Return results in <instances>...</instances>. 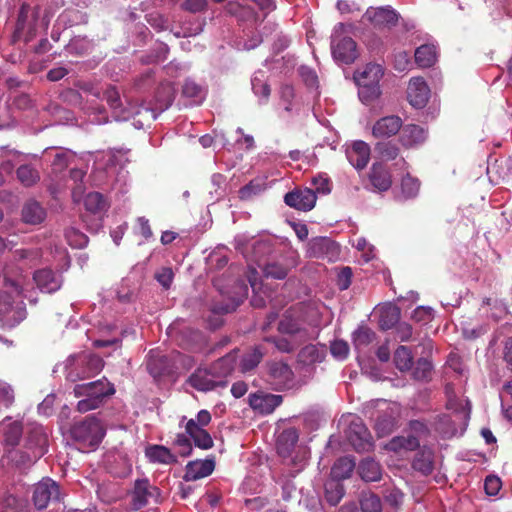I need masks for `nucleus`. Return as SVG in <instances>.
<instances>
[{"instance_id": "obj_9", "label": "nucleus", "mask_w": 512, "mask_h": 512, "mask_svg": "<svg viewBox=\"0 0 512 512\" xmlns=\"http://www.w3.org/2000/svg\"><path fill=\"white\" fill-rule=\"evenodd\" d=\"M399 18V13L391 6L369 7L362 16V21L376 29H391L397 25Z\"/></svg>"}, {"instance_id": "obj_56", "label": "nucleus", "mask_w": 512, "mask_h": 512, "mask_svg": "<svg viewBox=\"0 0 512 512\" xmlns=\"http://www.w3.org/2000/svg\"><path fill=\"white\" fill-rule=\"evenodd\" d=\"M420 188V183L416 178L406 175L401 181V191L405 198L415 197Z\"/></svg>"}, {"instance_id": "obj_43", "label": "nucleus", "mask_w": 512, "mask_h": 512, "mask_svg": "<svg viewBox=\"0 0 512 512\" xmlns=\"http://www.w3.org/2000/svg\"><path fill=\"white\" fill-rule=\"evenodd\" d=\"M389 449L397 451L400 449L405 450H415L419 447V439L416 435H411L410 433L407 436H397L394 437L389 443Z\"/></svg>"}, {"instance_id": "obj_26", "label": "nucleus", "mask_w": 512, "mask_h": 512, "mask_svg": "<svg viewBox=\"0 0 512 512\" xmlns=\"http://www.w3.org/2000/svg\"><path fill=\"white\" fill-rule=\"evenodd\" d=\"M426 139L425 130L415 124H408L402 128L400 142L404 147H413Z\"/></svg>"}, {"instance_id": "obj_64", "label": "nucleus", "mask_w": 512, "mask_h": 512, "mask_svg": "<svg viewBox=\"0 0 512 512\" xmlns=\"http://www.w3.org/2000/svg\"><path fill=\"white\" fill-rule=\"evenodd\" d=\"M182 93L189 98H202V88L193 80H186L182 87Z\"/></svg>"}, {"instance_id": "obj_27", "label": "nucleus", "mask_w": 512, "mask_h": 512, "mask_svg": "<svg viewBox=\"0 0 512 512\" xmlns=\"http://www.w3.org/2000/svg\"><path fill=\"white\" fill-rule=\"evenodd\" d=\"M369 179L373 187L379 191H387L392 184L391 176L381 162L372 165Z\"/></svg>"}, {"instance_id": "obj_12", "label": "nucleus", "mask_w": 512, "mask_h": 512, "mask_svg": "<svg viewBox=\"0 0 512 512\" xmlns=\"http://www.w3.org/2000/svg\"><path fill=\"white\" fill-rule=\"evenodd\" d=\"M59 499V486L51 479H43L35 485L32 500L37 509H45L51 500Z\"/></svg>"}, {"instance_id": "obj_13", "label": "nucleus", "mask_w": 512, "mask_h": 512, "mask_svg": "<svg viewBox=\"0 0 512 512\" xmlns=\"http://www.w3.org/2000/svg\"><path fill=\"white\" fill-rule=\"evenodd\" d=\"M278 331L304 343L312 338L308 329L298 319L294 318L289 311L279 321Z\"/></svg>"}, {"instance_id": "obj_16", "label": "nucleus", "mask_w": 512, "mask_h": 512, "mask_svg": "<svg viewBox=\"0 0 512 512\" xmlns=\"http://www.w3.org/2000/svg\"><path fill=\"white\" fill-rule=\"evenodd\" d=\"M187 382L198 391L207 392L218 386H224V380H217L210 368H198L188 378Z\"/></svg>"}, {"instance_id": "obj_61", "label": "nucleus", "mask_w": 512, "mask_h": 512, "mask_svg": "<svg viewBox=\"0 0 512 512\" xmlns=\"http://www.w3.org/2000/svg\"><path fill=\"white\" fill-rule=\"evenodd\" d=\"M252 90L254 94L260 97L261 102H266L270 96V87L269 85L259 79L258 77H254L251 81Z\"/></svg>"}, {"instance_id": "obj_35", "label": "nucleus", "mask_w": 512, "mask_h": 512, "mask_svg": "<svg viewBox=\"0 0 512 512\" xmlns=\"http://www.w3.org/2000/svg\"><path fill=\"white\" fill-rule=\"evenodd\" d=\"M10 461L17 467H28L42 457V450L32 452L13 449L8 455Z\"/></svg>"}, {"instance_id": "obj_11", "label": "nucleus", "mask_w": 512, "mask_h": 512, "mask_svg": "<svg viewBox=\"0 0 512 512\" xmlns=\"http://www.w3.org/2000/svg\"><path fill=\"white\" fill-rule=\"evenodd\" d=\"M307 253L310 257L336 261L340 255L339 245L328 237H315L308 243Z\"/></svg>"}, {"instance_id": "obj_25", "label": "nucleus", "mask_w": 512, "mask_h": 512, "mask_svg": "<svg viewBox=\"0 0 512 512\" xmlns=\"http://www.w3.org/2000/svg\"><path fill=\"white\" fill-rule=\"evenodd\" d=\"M22 220L31 225L42 223L46 218V210L34 199L28 200L22 208Z\"/></svg>"}, {"instance_id": "obj_57", "label": "nucleus", "mask_w": 512, "mask_h": 512, "mask_svg": "<svg viewBox=\"0 0 512 512\" xmlns=\"http://www.w3.org/2000/svg\"><path fill=\"white\" fill-rule=\"evenodd\" d=\"M173 445L177 449V453L182 457H187L192 452L191 438L187 434H177Z\"/></svg>"}, {"instance_id": "obj_5", "label": "nucleus", "mask_w": 512, "mask_h": 512, "mask_svg": "<svg viewBox=\"0 0 512 512\" xmlns=\"http://www.w3.org/2000/svg\"><path fill=\"white\" fill-rule=\"evenodd\" d=\"M266 369V380L274 390H288L295 386L294 372L287 363L270 361Z\"/></svg>"}, {"instance_id": "obj_32", "label": "nucleus", "mask_w": 512, "mask_h": 512, "mask_svg": "<svg viewBox=\"0 0 512 512\" xmlns=\"http://www.w3.org/2000/svg\"><path fill=\"white\" fill-rule=\"evenodd\" d=\"M106 100L110 108L114 111L116 120H126L129 117V113L122 108L120 94L115 87H108L102 91V97Z\"/></svg>"}, {"instance_id": "obj_21", "label": "nucleus", "mask_w": 512, "mask_h": 512, "mask_svg": "<svg viewBox=\"0 0 512 512\" xmlns=\"http://www.w3.org/2000/svg\"><path fill=\"white\" fill-rule=\"evenodd\" d=\"M215 468L213 459L190 461L186 465L184 480L195 481L209 476Z\"/></svg>"}, {"instance_id": "obj_1", "label": "nucleus", "mask_w": 512, "mask_h": 512, "mask_svg": "<svg viewBox=\"0 0 512 512\" xmlns=\"http://www.w3.org/2000/svg\"><path fill=\"white\" fill-rule=\"evenodd\" d=\"M104 367V361L101 357L81 353L70 356L65 361V377L70 382L81 381L98 374Z\"/></svg>"}, {"instance_id": "obj_31", "label": "nucleus", "mask_w": 512, "mask_h": 512, "mask_svg": "<svg viewBox=\"0 0 512 512\" xmlns=\"http://www.w3.org/2000/svg\"><path fill=\"white\" fill-rule=\"evenodd\" d=\"M325 347L308 344L304 346L298 353V362L303 365H312L322 362L325 358Z\"/></svg>"}, {"instance_id": "obj_20", "label": "nucleus", "mask_w": 512, "mask_h": 512, "mask_svg": "<svg viewBox=\"0 0 512 512\" xmlns=\"http://www.w3.org/2000/svg\"><path fill=\"white\" fill-rule=\"evenodd\" d=\"M402 125L403 122L399 116H385L374 123L372 127V135L375 138H390L400 131Z\"/></svg>"}, {"instance_id": "obj_3", "label": "nucleus", "mask_w": 512, "mask_h": 512, "mask_svg": "<svg viewBox=\"0 0 512 512\" xmlns=\"http://www.w3.org/2000/svg\"><path fill=\"white\" fill-rule=\"evenodd\" d=\"M72 438L83 447H97L105 436V428L95 416H87L71 427Z\"/></svg>"}, {"instance_id": "obj_55", "label": "nucleus", "mask_w": 512, "mask_h": 512, "mask_svg": "<svg viewBox=\"0 0 512 512\" xmlns=\"http://www.w3.org/2000/svg\"><path fill=\"white\" fill-rule=\"evenodd\" d=\"M68 243L74 248H84L88 243V237L75 228H69L65 232Z\"/></svg>"}, {"instance_id": "obj_47", "label": "nucleus", "mask_w": 512, "mask_h": 512, "mask_svg": "<svg viewBox=\"0 0 512 512\" xmlns=\"http://www.w3.org/2000/svg\"><path fill=\"white\" fill-rule=\"evenodd\" d=\"M23 427L21 422L14 421L7 425L4 432V441L5 444L11 447H15L18 445L20 438L22 436Z\"/></svg>"}, {"instance_id": "obj_17", "label": "nucleus", "mask_w": 512, "mask_h": 512, "mask_svg": "<svg viewBox=\"0 0 512 512\" xmlns=\"http://www.w3.org/2000/svg\"><path fill=\"white\" fill-rule=\"evenodd\" d=\"M283 398L281 395L257 392L249 395V404L251 408L261 414H270L281 405Z\"/></svg>"}, {"instance_id": "obj_22", "label": "nucleus", "mask_w": 512, "mask_h": 512, "mask_svg": "<svg viewBox=\"0 0 512 512\" xmlns=\"http://www.w3.org/2000/svg\"><path fill=\"white\" fill-rule=\"evenodd\" d=\"M349 162L358 170L364 169L370 159V147L364 141H355L347 152Z\"/></svg>"}, {"instance_id": "obj_14", "label": "nucleus", "mask_w": 512, "mask_h": 512, "mask_svg": "<svg viewBox=\"0 0 512 512\" xmlns=\"http://www.w3.org/2000/svg\"><path fill=\"white\" fill-rule=\"evenodd\" d=\"M347 436L357 451H367L372 447L371 435L358 417L350 422Z\"/></svg>"}, {"instance_id": "obj_51", "label": "nucleus", "mask_w": 512, "mask_h": 512, "mask_svg": "<svg viewBox=\"0 0 512 512\" xmlns=\"http://www.w3.org/2000/svg\"><path fill=\"white\" fill-rule=\"evenodd\" d=\"M84 205L86 210L92 213H99L105 210L107 204L102 194L98 192H91L86 195Z\"/></svg>"}, {"instance_id": "obj_54", "label": "nucleus", "mask_w": 512, "mask_h": 512, "mask_svg": "<svg viewBox=\"0 0 512 512\" xmlns=\"http://www.w3.org/2000/svg\"><path fill=\"white\" fill-rule=\"evenodd\" d=\"M156 100L159 103L158 108L161 111L168 109L174 100L172 87L169 84L161 86L157 91Z\"/></svg>"}, {"instance_id": "obj_15", "label": "nucleus", "mask_w": 512, "mask_h": 512, "mask_svg": "<svg viewBox=\"0 0 512 512\" xmlns=\"http://www.w3.org/2000/svg\"><path fill=\"white\" fill-rule=\"evenodd\" d=\"M316 200V193L309 188L293 190L284 197L286 205L300 211H310L313 209Z\"/></svg>"}, {"instance_id": "obj_60", "label": "nucleus", "mask_w": 512, "mask_h": 512, "mask_svg": "<svg viewBox=\"0 0 512 512\" xmlns=\"http://www.w3.org/2000/svg\"><path fill=\"white\" fill-rule=\"evenodd\" d=\"M180 7L192 14L204 13L208 8V0H184Z\"/></svg>"}, {"instance_id": "obj_50", "label": "nucleus", "mask_w": 512, "mask_h": 512, "mask_svg": "<svg viewBox=\"0 0 512 512\" xmlns=\"http://www.w3.org/2000/svg\"><path fill=\"white\" fill-rule=\"evenodd\" d=\"M376 337V334L367 327H360L353 333V343L357 349L367 347Z\"/></svg>"}, {"instance_id": "obj_39", "label": "nucleus", "mask_w": 512, "mask_h": 512, "mask_svg": "<svg viewBox=\"0 0 512 512\" xmlns=\"http://www.w3.org/2000/svg\"><path fill=\"white\" fill-rule=\"evenodd\" d=\"M415 61L420 67H431L436 61V48L434 45H421L415 51Z\"/></svg>"}, {"instance_id": "obj_44", "label": "nucleus", "mask_w": 512, "mask_h": 512, "mask_svg": "<svg viewBox=\"0 0 512 512\" xmlns=\"http://www.w3.org/2000/svg\"><path fill=\"white\" fill-rule=\"evenodd\" d=\"M344 494L343 485L337 481H330L325 485V499L331 506H336Z\"/></svg>"}, {"instance_id": "obj_29", "label": "nucleus", "mask_w": 512, "mask_h": 512, "mask_svg": "<svg viewBox=\"0 0 512 512\" xmlns=\"http://www.w3.org/2000/svg\"><path fill=\"white\" fill-rule=\"evenodd\" d=\"M236 353L231 352L224 357L215 361L211 366V373L215 376L217 380H223L227 376H229L234 368L236 363Z\"/></svg>"}, {"instance_id": "obj_8", "label": "nucleus", "mask_w": 512, "mask_h": 512, "mask_svg": "<svg viewBox=\"0 0 512 512\" xmlns=\"http://www.w3.org/2000/svg\"><path fill=\"white\" fill-rule=\"evenodd\" d=\"M160 496V490L147 479H138L131 493V507L133 510H140L150 503L158 504L161 501Z\"/></svg>"}, {"instance_id": "obj_53", "label": "nucleus", "mask_w": 512, "mask_h": 512, "mask_svg": "<svg viewBox=\"0 0 512 512\" xmlns=\"http://www.w3.org/2000/svg\"><path fill=\"white\" fill-rule=\"evenodd\" d=\"M74 159V153L67 149H61L56 152L52 161V167L55 172H61L68 167Z\"/></svg>"}, {"instance_id": "obj_59", "label": "nucleus", "mask_w": 512, "mask_h": 512, "mask_svg": "<svg viewBox=\"0 0 512 512\" xmlns=\"http://www.w3.org/2000/svg\"><path fill=\"white\" fill-rule=\"evenodd\" d=\"M483 304L491 306V317L495 320L501 319L507 314V307L501 300L486 298Z\"/></svg>"}, {"instance_id": "obj_46", "label": "nucleus", "mask_w": 512, "mask_h": 512, "mask_svg": "<svg viewBox=\"0 0 512 512\" xmlns=\"http://www.w3.org/2000/svg\"><path fill=\"white\" fill-rule=\"evenodd\" d=\"M433 366L432 363L426 358H420L413 368V378L418 381H428L432 377Z\"/></svg>"}, {"instance_id": "obj_24", "label": "nucleus", "mask_w": 512, "mask_h": 512, "mask_svg": "<svg viewBox=\"0 0 512 512\" xmlns=\"http://www.w3.org/2000/svg\"><path fill=\"white\" fill-rule=\"evenodd\" d=\"M186 434L193 440L196 447L207 450L213 447V439L206 429L199 428L192 420L185 424Z\"/></svg>"}, {"instance_id": "obj_41", "label": "nucleus", "mask_w": 512, "mask_h": 512, "mask_svg": "<svg viewBox=\"0 0 512 512\" xmlns=\"http://www.w3.org/2000/svg\"><path fill=\"white\" fill-rule=\"evenodd\" d=\"M374 151L382 161L396 160L400 152L397 144L390 141L378 142L374 147Z\"/></svg>"}, {"instance_id": "obj_18", "label": "nucleus", "mask_w": 512, "mask_h": 512, "mask_svg": "<svg viewBox=\"0 0 512 512\" xmlns=\"http://www.w3.org/2000/svg\"><path fill=\"white\" fill-rule=\"evenodd\" d=\"M430 97V89L421 77L412 78L407 89L409 103L415 108H423Z\"/></svg>"}, {"instance_id": "obj_37", "label": "nucleus", "mask_w": 512, "mask_h": 512, "mask_svg": "<svg viewBox=\"0 0 512 512\" xmlns=\"http://www.w3.org/2000/svg\"><path fill=\"white\" fill-rule=\"evenodd\" d=\"M266 342L273 343L276 349L281 353H292L295 351L300 345H302L304 342L299 341L293 337L290 336H271L264 338Z\"/></svg>"}, {"instance_id": "obj_30", "label": "nucleus", "mask_w": 512, "mask_h": 512, "mask_svg": "<svg viewBox=\"0 0 512 512\" xmlns=\"http://www.w3.org/2000/svg\"><path fill=\"white\" fill-rule=\"evenodd\" d=\"M146 457L150 462L161 464H174L177 462V457L165 446L152 445L146 448Z\"/></svg>"}, {"instance_id": "obj_38", "label": "nucleus", "mask_w": 512, "mask_h": 512, "mask_svg": "<svg viewBox=\"0 0 512 512\" xmlns=\"http://www.w3.org/2000/svg\"><path fill=\"white\" fill-rule=\"evenodd\" d=\"M17 179L25 187L34 186L40 180L39 171L30 164H22L16 170Z\"/></svg>"}, {"instance_id": "obj_45", "label": "nucleus", "mask_w": 512, "mask_h": 512, "mask_svg": "<svg viewBox=\"0 0 512 512\" xmlns=\"http://www.w3.org/2000/svg\"><path fill=\"white\" fill-rule=\"evenodd\" d=\"M238 292L237 297L232 299V302L225 306H217L214 308L216 312L219 313H230L236 309L237 306L243 301L244 298L248 295V287L247 285L241 281L237 285Z\"/></svg>"}, {"instance_id": "obj_48", "label": "nucleus", "mask_w": 512, "mask_h": 512, "mask_svg": "<svg viewBox=\"0 0 512 512\" xmlns=\"http://www.w3.org/2000/svg\"><path fill=\"white\" fill-rule=\"evenodd\" d=\"M394 362L400 371H408L412 367V355L406 346H399L394 354Z\"/></svg>"}, {"instance_id": "obj_19", "label": "nucleus", "mask_w": 512, "mask_h": 512, "mask_svg": "<svg viewBox=\"0 0 512 512\" xmlns=\"http://www.w3.org/2000/svg\"><path fill=\"white\" fill-rule=\"evenodd\" d=\"M33 280L38 289L44 293H54L58 291L63 283L61 274L55 273L48 268L35 271Z\"/></svg>"}, {"instance_id": "obj_40", "label": "nucleus", "mask_w": 512, "mask_h": 512, "mask_svg": "<svg viewBox=\"0 0 512 512\" xmlns=\"http://www.w3.org/2000/svg\"><path fill=\"white\" fill-rule=\"evenodd\" d=\"M355 468V462L348 458L343 457L338 459L331 469L333 478L337 480L349 478Z\"/></svg>"}, {"instance_id": "obj_23", "label": "nucleus", "mask_w": 512, "mask_h": 512, "mask_svg": "<svg viewBox=\"0 0 512 512\" xmlns=\"http://www.w3.org/2000/svg\"><path fill=\"white\" fill-rule=\"evenodd\" d=\"M445 393L447 396V403H446L447 409L453 410L462 419H464L465 421H468V419L470 418V412H471L470 401L468 399H465V400L458 399L450 384L446 385Z\"/></svg>"}, {"instance_id": "obj_62", "label": "nucleus", "mask_w": 512, "mask_h": 512, "mask_svg": "<svg viewBox=\"0 0 512 512\" xmlns=\"http://www.w3.org/2000/svg\"><path fill=\"white\" fill-rule=\"evenodd\" d=\"M225 11L229 15L235 16L241 20H243L247 14H251L252 12L250 8L245 7L238 1H229L225 5Z\"/></svg>"}, {"instance_id": "obj_49", "label": "nucleus", "mask_w": 512, "mask_h": 512, "mask_svg": "<svg viewBox=\"0 0 512 512\" xmlns=\"http://www.w3.org/2000/svg\"><path fill=\"white\" fill-rule=\"evenodd\" d=\"M289 267L282 262L273 261L263 267V273L266 277L282 280L288 275Z\"/></svg>"}, {"instance_id": "obj_4", "label": "nucleus", "mask_w": 512, "mask_h": 512, "mask_svg": "<svg viewBox=\"0 0 512 512\" xmlns=\"http://www.w3.org/2000/svg\"><path fill=\"white\" fill-rule=\"evenodd\" d=\"M298 439L299 434L294 427L284 429L277 437L276 449L277 453L282 458H289L291 463L296 467H304L307 454L305 448H299L295 457H292Z\"/></svg>"}, {"instance_id": "obj_6", "label": "nucleus", "mask_w": 512, "mask_h": 512, "mask_svg": "<svg viewBox=\"0 0 512 512\" xmlns=\"http://www.w3.org/2000/svg\"><path fill=\"white\" fill-rule=\"evenodd\" d=\"M343 28L344 24L339 23L334 29L331 41L332 55L338 62L351 64L357 58L356 42L351 37L339 35Z\"/></svg>"}, {"instance_id": "obj_42", "label": "nucleus", "mask_w": 512, "mask_h": 512, "mask_svg": "<svg viewBox=\"0 0 512 512\" xmlns=\"http://www.w3.org/2000/svg\"><path fill=\"white\" fill-rule=\"evenodd\" d=\"M263 356V352L258 347H254L250 351L246 352L240 360L241 371L248 372L256 368L261 362Z\"/></svg>"}, {"instance_id": "obj_58", "label": "nucleus", "mask_w": 512, "mask_h": 512, "mask_svg": "<svg viewBox=\"0 0 512 512\" xmlns=\"http://www.w3.org/2000/svg\"><path fill=\"white\" fill-rule=\"evenodd\" d=\"M395 427V420L391 415L379 416L375 423V429L379 436L390 434Z\"/></svg>"}, {"instance_id": "obj_33", "label": "nucleus", "mask_w": 512, "mask_h": 512, "mask_svg": "<svg viewBox=\"0 0 512 512\" xmlns=\"http://www.w3.org/2000/svg\"><path fill=\"white\" fill-rule=\"evenodd\" d=\"M26 448L32 452L42 450V456L47 452V435L41 426H35L29 431Z\"/></svg>"}, {"instance_id": "obj_34", "label": "nucleus", "mask_w": 512, "mask_h": 512, "mask_svg": "<svg viewBox=\"0 0 512 512\" xmlns=\"http://www.w3.org/2000/svg\"><path fill=\"white\" fill-rule=\"evenodd\" d=\"M379 326L383 330L393 328L400 319V309L393 304H386L380 308Z\"/></svg>"}, {"instance_id": "obj_7", "label": "nucleus", "mask_w": 512, "mask_h": 512, "mask_svg": "<svg viewBox=\"0 0 512 512\" xmlns=\"http://www.w3.org/2000/svg\"><path fill=\"white\" fill-rule=\"evenodd\" d=\"M37 11L27 4H23L19 10L13 41L23 40L29 42L36 33Z\"/></svg>"}, {"instance_id": "obj_36", "label": "nucleus", "mask_w": 512, "mask_h": 512, "mask_svg": "<svg viewBox=\"0 0 512 512\" xmlns=\"http://www.w3.org/2000/svg\"><path fill=\"white\" fill-rule=\"evenodd\" d=\"M358 472L360 477L366 482H375L381 478L379 463L370 458L361 461Z\"/></svg>"}, {"instance_id": "obj_63", "label": "nucleus", "mask_w": 512, "mask_h": 512, "mask_svg": "<svg viewBox=\"0 0 512 512\" xmlns=\"http://www.w3.org/2000/svg\"><path fill=\"white\" fill-rule=\"evenodd\" d=\"M330 351L333 357L339 360H344L349 353V346L343 340H337L331 343Z\"/></svg>"}, {"instance_id": "obj_2", "label": "nucleus", "mask_w": 512, "mask_h": 512, "mask_svg": "<svg viewBox=\"0 0 512 512\" xmlns=\"http://www.w3.org/2000/svg\"><path fill=\"white\" fill-rule=\"evenodd\" d=\"M383 75L382 66L375 63H369L362 71L355 72L354 80L359 87L358 96L362 103L368 105L380 97L379 82Z\"/></svg>"}, {"instance_id": "obj_10", "label": "nucleus", "mask_w": 512, "mask_h": 512, "mask_svg": "<svg viewBox=\"0 0 512 512\" xmlns=\"http://www.w3.org/2000/svg\"><path fill=\"white\" fill-rule=\"evenodd\" d=\"M114 393L115 389L113 384H111L105 377L93 382L78 384L74 387V395L76 397L97 398V400H100L101 404H103L107 397Z\"/></svg>"}, {"instance_id": "obj_52", "label": "nucleus", "mask_w": 512, "mask_h": 512, "mask_svg": "<svg viewBox=\"0 0 512 512\" xmlns=\"http://www.w3.org/2000/svg\"><path fill=\"white\" fill-rule=\"evenodd\" d=\"M360 507L363 512H381V499L374 493H363L360 499Z\"/></svg>"}, {"instance_id": "obj_28", "label": "nucleus", "mask_w": 512, "mask_h": 512, "mask_svg": "<svg viewBox=\"0 0 512 512\" xmlns=\"http://www.w3.org/2000/svg\"><path fill=\"white\" fill-rule=\"evenodd\" d=\"M412 467L425 476L431 474L434 469L433 451L428 447L421 448L414 457Z\"/></svg>"}]
</instances>
